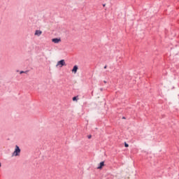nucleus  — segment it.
<instances>
[{"mask_svg":"<svg viewBox=\"0 0 179 179\" xmlns=\"http://www.w3.org/2000/svg\"><path fill=\"white\" fill-rule=\"evenodd\" d=\"M0 167H1V162H0Z\"/></svg>","mask_w":179,"mask_h":179,"instance_id":"4468645a","label":"nucleus"},{"mask_svg":"<svg viewBox=\"0 0 179 179\" xmlns=\"http://www.w3.org/2000/svg\"><path fill=\"white\" fill-rule=\"evenodd\" d=\"M90 138H92V136H88V138L90 139Z\"/></svg>","mask_w":179,"mask_h":179,"instance_id":"9d476101","label":"nucleus"},{"mask_svg":"<svg viewBox=\"0 0 179 179\" xmlns=\"http://www.w3.org/2000/svg\"><path fill=\"white\" fill-rule=\"evenodd\" d=\"M106 68H107V66H104V69H106Z\"/></svg>","mask_w":179,"mask_h":179,"instance_id":"9b49d317","label":"nucleus"},{"mask_svg":"<svg viewBox=\"0 0 179 179\" xmlns=\"http://www.w3.org/2000/svg\"><path fill=\"white\" fill-rule=\"evenodd\" d=\"M101 92L103 91V88H101Z\"/></svg>","mask_w":179,"mask_h":179,"instance_id":"ddd939ff","label":"nucleus"},{"mask_svg":"<svg viewBox=\"0 0 179 179\" xmlns=\"http://www.w3.org/2000/svg\"><path fill=\"white\" fill-rule=\"evenodd\" d=\"M52 42L54 43L55 44H58L61 43V38H52Z\"/></svg>","mask_w":179,"mask_h":179,"instance_id":"7ed1b4c3","label":"nucleus"},{"mask_svg":"<svg viewBox=\"0 0 179 179\" xmlns=\"http://www.w3.org/2000/svg\"><path fill=\"white\" fill-rule=\"evenodd\" d=\"M104 167V162H102L99 164V166L97 167L98 169H101Z\"/></svg>","mask_w":179,"mask_h":179,"instance_id":"423d86ee","label":"nucleus"},{"mask_svg":"<svg viewBox=\"0 0 179 179\" xmlns=\"http://www.w3.org/2000/svg\"><path fill=\"white\" fill-rule=\"evenodd\" d=\"M43 34V31L41 30H36L34 36H36L37 37H40V36Z\"/></svg>","mask_w":179,"mask_h":179,"instance_id":"20e7f679","label":"nucleus"},{"mask_svg":"<svg viewBox=\"0 0 179 179\" xmlns=\"http://www.w3.org/2000/svg\"><path fill=\"white\" fill-rule=\"evenodd\" d=\"M124 146H125V148H128L129 146V145H128V143H124Z\"/></svg>","mask_w":179,"mask_h":179,"instance_id":"6e6552de","label":"nucleus"},{"mask_svg":"<svg viewBox=\"0 0 179 179\" xmlns=\"http://www.w3.org/2000/svg\"><path fill=\"white\" fill-rule=\"evenodd\" d=\"M78 66H74L71 71L73 73H76L78 72Z\"/></svg>","mask_w":179,"mask_h":179,"instance_id":"39448f33","label":"nucleus"},{"mask_svg":"<svg viewBox=\"0 0 179 179\" xmlns=\"http://www.w3.org/2000/svg\"><path fill=\"white\" fill-rule=\"evenodd\" d=\"M20 152H21L20 148H19L17 145H15V148L14 152L12 154V156H15V157L20 156Z\"/></svg>","mask_w":179,"mask_h":179,"instance_id":"f257e3e1","label":"nucleus"},{"mask_svg":"<svg viewBox=\"0 0 179 179\" xmlns=\"http://www.w3.org/2000/svg\"><path fill=\"white\" fill-rule=\"evenodd\" d=\"M66 66V64L65 63V60L64 59H62L59 62H57L56 66L57 68H62V66Z\"/></svg>","mask_w":179,"mask_h":179,"instance_id":"f03ea898","label":"nucleus"},{"mask_svg":"<svg viewBox=\"0 0 179 179\" xmlns=\"http://www.w3.org/2000/svg\"><path fill=\"white\" fill-rule=\"evenodd\" d=\"M76 100H77L76 96L73 97V101H76Z\"/></svg>","mask_w":179,"mask_h":179,"instance_id":"0eeeda50","label":"nucleus"},{"mask_svg":"<svg viewBox=\"0 0 179 179\" xmlns=\"http://www.w3.org/2000/svg\"><path fill=\"white\" fill-rule=\"evenodd\" d=\"M104 83H107V81H103Z\"/></svg>","mask_w":179,"mask_h":179,"instance_id":"f8f14e48","label":"nucleus"},{"mask_svg":"<svg viewBox=\"0 0 179 179\" xmlns=\"http://www.w3.org/2000/svg\"><path fill=\"white\" fill-rule=\"evenodd\" d=\"M21 75H22V73H27V71H20V73Z\"/></svg>","mask_w":179,"mask_h":179,"instance_id":"1a4fd4ad","label":"nucleus"}]
</instances>
